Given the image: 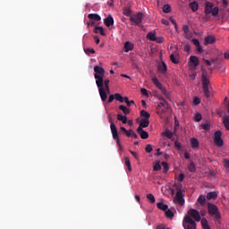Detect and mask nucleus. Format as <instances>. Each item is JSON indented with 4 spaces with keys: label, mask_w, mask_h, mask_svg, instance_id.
I'll use <instances>...</instances> for the list:
<instances>
[{
    "label": "nucleus",
    "mask_w": 229,
    "mask_h": 229,
    "mask_svg": "<svg viewBox=\"0 0 229 229\" xmlns=\"http://www.w3.org/2000/svg\"><path fill=\"white\" fill-rule=\"evenodd\" d=\"M140 116L144 117L143 119H149V117H151L149 113H148V111H146V110H141L140 111Z\"/></svg>",
    "instance_id": "c9c22d12"
},
{
    "label": "nucleus",
    "mask_w": 229,
    "mask_h": 229,
    "mask_svg": "<svg viewBox=\"0 0 229 229\" xmlns=\"http://www.w3.org/2000/svg\"><path fill=\"white\" fill-rule=\"evenodd\" d=\"M148 126H149V119L142 118L138 128L142 130L143 128H148Z\"/></svg>",
    "instance_id": "4468645a"
},
{
    "label": "nucleus",
    "mask_w": 229,
    "mask_h": 229,
    "mask_svg": "<svg viewBox=\"0 0 229 229\" xmlns=\"http://www.w3.org/2000/svg\"><path fill=\"white\" fill-rule=\"evenodd\" d=\"M109 123H110V130L111 133L113 135L114 140H116V144L118 148H122L121 145V139H119V132L117 131V127L115 126V123H114V120L112 119V116L108 115Z\"/></svg>",
    "instance_id": "7ed1b4c3"
},
{
    "label": "nucleus",
    "mask_w": 229,
    "mask_h": 229,
    "mask_svg": "<svg viewBox=\"0 0 229 229\" xmlns=\"http://www.w3.org/2000/svg\"><path fill=\"white\" fill-rule=\"evenodd\" d=\"M119 110H122L123 112L124 115H128L130 114V109L126 107L125 106H119Z\"/></svg>",
    "instance_id": "f704fd0d"
},
{
    "label": "nucleus",
    "mask_w": 229,
    "mask_h": 229,
    "mask_svg": "<svg viewBox=\"0 0 229 229\" xmlns=\"http://www.w3.org/2000/svg\"><path fill=\"white\" fill-rule=\"evenodd\" d=\"M165 214L168 219H173L174 217V213L169 208L165 211Z\"/></svg>",
    "instance_id": "7c9ffc66"
},
{
    "label": "nucleus",
    "mask_w": 229,
    "mask_h": 229,
    "mask_svg": "<svg viewBox=\"0 0 229 229\" xmlns=\"http://www.w3.org/2000/svg\"><path fill=\"white\" fill-rule=\"evenodd\" d=\"M127 106H131V105H135V101L133 100H129L127 103H126Z\"/></svg>",
    "instance_id": "0e129e2a"
},
{
    "label": "nucleus",
    "mask_w": 229,
    "mask_h": 229,
    "mask_svg": "<svg viewBox=\"0 0 229 229\" xmlns=\"http://www.w3.org/2000/svg\"><path fill=\"white\" fill-rule=\"evenodd\" d=\"M104 24H106V26L107 28H110V26H114V17H112V15H108L105 20H104Z\"/></svg>",
    "instance_id": "ddd939ff"
},
{
    "label": "nucleus",
    "mask_w": 229,
    "mask_h": 229,
    "mask_svg": "<svg viewBox=\"0 0 229 229\" xmlns=\"http://www.w3.org/2000/svg\"><path fill=\"white\" fill-rule=\"evenodd\" d=\"M94 32L95 33H100V35H102V37H105L106 35L103 27H95Z\"/></svg>",
    "instance_id": "a878e982"
},
{
    "label": "nucleus",
    "mask_w": 229,
    "mask_h": 229,
    "mask_svg": "<svg viewBox=\"0 0 229 229\" xmlns=\"http://www.w3.org/2000/svg\"><path fill=\"white\" fill-rule=\"evenodd\" d=\"M87 26H88V28H89L90 26H96V22L95 21H88Z\"/></svg>",
    "instance_id": "e2e57ef3"
},
{
    "label": "nucleus",
    "mask_w": 229,
    "mask_h": 229,
    "mask_svg": "<svg viewBox=\"0 0 229 229\" xmlns=\"http://www.w3.org/2000/svg\"><path fill=\"white\" fill-rule=\"evenodd\" d=\"M184 158H186V160H189L191 158V154H189V152H185Z\"/></svg>",
    "instance_id": "69168bd1"
},
{
    "label": "nucleus",
    "mask_w": 229,
    "mask_h": 229,
    "mask_svg": "<svg viewBox=\"0 0 229 229\" xmlns=\"http://www.w3.org/2000/svg\"><path fill=\"white\" fill-rule=\"evenodd\" d=\"M214 142L217 148H221L223 146V139H221V131H216L215 132V138H214Z\"/></svg>",
    "instance_id": "6e6552de"
},
{
    "label": "nucleus",
    "mask_w": 229,
    "mask_h": 229,
    "mask_svg": "<svg viewBox=\"0 0 229 229\" xmlns=\"http://www.w3.org/2000/svg\"><path fill=\"white\" fill-rule=\"evenodd\" d=\"M161 92H162L163 96H165V98L166 99L171 101V95L169 94V92H167V89H165V87L161 89Z\"/></svg>",
    "instance_id": "2f4dec72"
},
{
    "label": "nucleus",
    "mask_w": 229,
    "mask_h": 229,
    "mask_svg": "<svg viewBox=\"0 0 229 229\" xmlns=\"http://www.w3.org/2000/svg\"><path fill=\"white\" fill-rule=\"evenodd\" d=\"M196 50L198 51V53H199V55L203 53V47H201V45H199L198 47H196Z\"/></svg>",
    "instance_id": "13d9d810"
},
{
    "label": "nucleus",
    "mask_w": 229,
    "mask_h": 229,
    "mask_svg": "<svg viewBox=\"0 0 229 229\" xmlns=\"http://www.w3.org/2000/svg\"><path fill=\"white\" fill-rule=\"evenodd\" d=\"M137 132L139 133L140 137L143 140L149 138V134L148 133V131H144V129L140 127L137 129Z\"/></svg>",
    "instance_id": "9b49d317"
},
{
    "label": "nucleus",
    "mask_w": 229,
    "mask_h": 229,
    "mask_svg": "<svg viewBox=\"0 0 229 229\" xmlns=\"http://www.w3.org/2000/svg\"><path fill=\"white\" fill-rule=\"evenodd\" d=\"M162 169V165H160V163H157L154 165V171H160Z\"/></svg>",
    "instance_id": "3c124183"
},
{
    "label": "nucleus",
    "mask_w": 229,
    "mask_h": 229,
    "mask_svg": "<svg viewBox=\"0 0 229 229\" xmlns=\"http://www.w3.org/2000/svg\"><path fill=\"white\" fill-rule=\"evenodd\" d=\"M145 151L146 153H151L153 151V147L150 144L147 145Z\"/></svg>",
    "instance_id": "a18cd8bd"
},
{
    "label": "nucleus",
    "mask_w": 229,
    "mask_h": 229,
    "mask_svg": "<svg viewBox=\"0 0 229 229\" xmlns=\"http://www.w3.org/2000/svg\"><path fill=\"white\" fill-rule=\"evenodd\" d=\"M161 106H164V108H167V106H169V104L167 103V101L165 100H161L160 102Z\"/></svg>",
    "instance_id": "8fccbe9b"
},
{
    "label": "nucleus",
    "mask_w": 229,
    "mask_h": 229,
    "mask_svg": "<svg viewBox=\"0 0 229 229\" xmlns=\"http://www.w3.org/2000/svg\"><path fill=\"white\" fill-rule=\"evenodd\" d=\"M201 81H202V88L205 98H210V80L208 79V73H207V70L202 69V76H201Z\"/></svg>",
    "instance_id": "f03ea898"
},
{
    "label": "nucleus",
    "mask_w": 229,
    "mask_h": 229,
    "mask_svg": "<svg viewBox=\"0 0 229 229\" xmlns=\"http://www.w3.org/2000/svg\"><path fill=\"white\" fill-rule=\"evenodd\" d=\"M162 24H165V26H169V21L165 19L161 20Z\"/></svg>",
    "instance_id": "680f3d73"
},
{
    "label": "nucleus",
    "mask_w": 229,
    "mask_h": 229,
    "mask_svg": "<svg viewBox=\"0 0 229 229\" xmlns=\"http://www.w3.org/2000/svg\"><path fill=\"white\" fill-rule=\"evenodd\" d=\"M125 165L130 173H131V162H130V157H124Z\"/></svg>",
    "instance_id": "c756f323"
},
{
    "label": "nucleus",
    "mask_w": 229,
    "mask_h": 229,
    "mask_svg": "<svg viewBox=\"0 0 229 229\" xmlns=\"http://www.w3.org/2000/svg\"><path fill=\"white\" fill-rule=\"evenodd\" d=\"M93 71L95 72L94 78L101 100L106 101L108 98L107 94H110V80H105V68L99 65H95Z\"/></svg>",
    "instance_id": "f257e3e1"
},
{
    "label": "nucleus",
    "mask_w": 229,
    "mask_h": 229,
    "mask_svg": "<svg viewBox=\"0 0 229 229\" xmlns=\"http://www.w3.org/2000/svg\"><path fill=\"white\" fill-rule=\"evenodd\" d=\"M190 63L194 65V67H198L199 65V59L196 55H191Z\"/></svg>",
    "instance_id": "2eb2a0df"
},
{
    "label": "nucleus",
    "mask_w": 229,
    "mask_h": 229,
    "mask_svg": "<svg viewBox=\"0 0 229 229\" xmlns=\"http://www.w3.org/2000/svg\"><path fill=\"white\" fill-rule=\"evenodd\" d=\"M157 207L159 210H163V212H165L169 208V206H167V204H164V202H158Z\"/></svg>",
    "instance_id": "aec40b11"
},
{
    "label": "nucleus",
    "mask_w": 229,
    "mask_h": 229,
    "mask_svg": "<svg viewBox=\"0 0 229 229\" xmlns=\"http://www.w3.org/2000/svg\"><path fill=\"white\" fill-rule=\"evenodd\" d=\"M147 199L150 201V203H155V196L152 193L147 194Z\"/></svg>",
    "instance_id": "a19ab883"
},
{
    "label": "nucleus",
    "mask_w": 229,
    "mask_h": 229,
    "mask_svg": "<svg viewBox=\"0 0 229 229\" xmlns=\"http://www.w3.org/2000/svg\"><path fill=\"white\" fill-rule=\"evenodd\" d=\"M191 42H192V44H193L194 46H196V47H197L198 46H200L199 40H198V39H196V38H193V39L191 40Z\"/></svg>",
    "instance_id": "5fc2aeb1"
},
{
    "label": "nucleus",
    "mask_w": 229,
    "mask_h": 229,
    "mask_svg": "<svg viewBox=\"0 0 229 229\" xmlns=\"http://www.w3.org/2000/svg\"><path fill=\"white\" fill-rule=\"evenodd\" d=\"M126 137H131V135L133 134V131L131 129L126 131V132H124Z\"/></svg>",
    "instance_id": "864d4df0"
},
{
    "label": "nucleus",
    "mask_w": 229,
    "mask_h": 229,
    "mask_svg": "<svg viewBox=\"0 0 229 229\" xmlns=\"http://www.w3.org/2000/svg\"><path fill=\"white\" fill-rule=\"evenodd\" d=\"M140 92H141L142 96H146L147 98H148V96H149V94L148 93V89H146L144 88H142L140 89Z\"/></svg>",
    "instance_id": "603ef678"
},
{
    "label": "nucleus",
    "mask_w": 229,
    "mask_h": 229,
    "mask_svg": "<svg viewBox=\"0 0 229 229\" xmlns=\"http://www.w3.org/2000/svg\"><path fill=\"white\" fill-rule=\"evenodd\" d=\"M208 212L209 216L215 217L216 221H219L221 219V213H219L217 206L212 203H208Z\"/></svg>",
    "instance_id": "20e7f679"
},
{
    "label": "nucleus",
    "mask_w": 229,
    "mask_h": 229,
    "mask_svg": "<svg viewBox=\"0 0 229 229\" xmlns=\"http://www.w3.org/2000/svg\"><path fill=\"white\" fill-rule=\"evenodd\" d=\"M86 55H95L96 54V50H94V48H86L84 49Z\"/></svg>",
    "instance_id": "ea45409f"
},
{
    "label": "nucleus",
    "mask_w": 229,
    "mask_h": 229,
    "mask_svg": "<svg viewBox=\"0 0 229 229\" xmlns=\"http://www.w3.org/2000/svg\"><path fill=\"white\" fill-rule=\"evenodd\" d=\"M185 217H190L191 219H193L196 223H199L201 221V215L199 214V211L190 208L185 216Z\"/></svg>",
    "instance_id": "0eeeda50"
},
{
    "label": "nucleus",
    "mask_w": 229,
    "mask_h": 229,
    "mask_svg": "<svg viewBox=\"0 0 229 229\" xmlns=\"http://www.w3.org/2000/svg\"><path fill=\"white\" fill-rule=\"evenodd\" d=\"M224 167L229 169V159H224Z\"/></svg>",
    "instance_id": "6e6d98bb"
},
{
    "label": "nucleus",
    "mask_w": 229,
    "mask_h": 229,
    "mask_svg": "<svg viewBox=\"0 0 229 229\" xmlns=\"http://www.w3.org/2000/svg\"><path fill=\"white\" fill-rule=\"evenodd\" d=\"M129 51H133V43L126 41L124 43V52L128 53Z\"/></svg>",
    "instance_id": "dca6fc26"
},
{
    "label": "nucleus",
    "mask_w": 229,
    "mask_h": 229,
    "mask_svg": "<svg viewBox=\"0 0 229 229\" xmlns=\"http://www.w3.org/2000/svg\"><path fill=\"white\" fill-rule=\"evenodd\" d=\"M182 30H183V35L185 38H189V36H190L189 33H191V30H189V25H183Z\"/></svg>",
    "instance_id": "393cba45"
},
{
    "label": "nucleus",
    "mask_w": 229,
    "mask_h": 229,
    "mask_svg": "<svg viewBox=\"0 0 229 229\" xmlns=\"http://www.w3.org/2000/svg\"><path fill=\"white\" fill-rule=\"evenodd\" d=\"M182 226L184 229H196L198 228V225L194 219L190 216H184L182 220Z\"/></svg>",
    "instance_id": "423d86ee"
},
{
    "label": "nucleus",
    "mask_w": 229,
    "mask_h": 229,
    "mask_svg": "<svg viewBox=\"0 0 229 229\" xmlns=\"http://www.w3.org/2000/svg\"><path fill=\"white\" fill-rule=\"evenodd\" d=\"M190 8H191L192 12H198V8H199V4H198V2H191L190 4Z\"/></svg>",
    "instance_id": "c85d7f7f"
},
{
    "label": "nucleus",
    "mask_w": 229,
    "mask_h": 229,
    "mask_svg": "<svg viewBox=\"0 0 229 229\" xmlns=\"http://www.w3.org/2000/svg\"><path fill=\"white\" fill-rule=\"evenodd\" d=\"M117 121H121L123 124H126L128 123V117L126 115H123L121 114H117Z\"/></svg>",
    "instance_id": "4be33fe9"
},
{
    "label": "nucleus",
    "mask_w": 229,
    "mask_h": 229,
    "mask_svg": "<svg viewBox=\"0 0 229 229\" xmlns=\"http://www.w3.org/2000/svg\"><path fill=\"white\" fill-rule=\"evenodd\" d=\"M142 19H144V13H137L130 17L131 26H140L142 24Z\"/></svg>",
    "instance_id": "39448f33"
},
{
    "label": "nucleus",
    "mask_w": 229,
    "mask_h": 229,
    "mask_svg": "<svg viewBox=\"0 0 229 229\" xmlns=\"http://www.w3.org/2000/svg\"><path fill=\"white\" fill-rule=\"evenodd\" d=\"M114 99H116V101H119L120 103H123V96H121V94L119 93L114 94Z\"/></svg>",
    "instance_id": "37998d69"
},
{
    "label": "nucleus",
    "mask_w": 229,
    "mask_h": 229,
    "mask_svg": "<svg viewBox=\"0 0 229 229\" xmlns=\"http://www.w3.org/2000/svg\"><path fill=\"white\" fill-rule=\"evenodd\" d=\"M163 12H164V13H171V5L165 4L163 6Z\"/></svg>",
    "instance_id": "4c0bfd02"
},
{
    "label": "nucleus",
    "mask_w": 229,
    "mask_h": 229,
    "mask_svg": "<svg viewBox=\"0 0 229 229\" xmlns=\"http://www.w3.org/2000/svg\"><path fill=\"white\" fill-rule=\"evenodd\" d=\"M188 171H190V173H196V165H194V162H191L188 165Z\"/></svg>",
    "instance_id": "e433bc0d"
},
{
    "label": "nucleus",
    "mask_w": 229,
    "mask_h": 229,
    "mask_svg": "<svg viewBox=\"0 0 229 229\" xmlns=\"http://www.w3.org/2000/svg\"><path fill=\"white\" fill-rule=\"evenodd\" d=\"M165 135L167 139H173V132L171 131H166Z\"/></svg>",
    "instance_id": "de8ad7c7"
},
{
    "label": "nucleus",
    "mask_w": 229,
    "mask_h": 229,
    "mask_svg": "<svg viewBox=\"0 0 229 229\" xmlns=\"http://www.w3.org/2000/svg\"><path fill=\"white\" fill-rule=\"evenodd\" d=\"M191 148L194 149L196 148H199V141L198 139L192 138L191 140Z\"/></svg>",
    "instance_id": "bb28decb"
},
{
    "label": "nucleus",
    "mask_w": 229,
    "mask_h": 229,
    "mask_svg": "<svg viewBox=\"0 0 229 229\" xmlns=\"http://www.w3.org/2000/svg\"><path fill=\"white\" fill-rule=\"evenodd\" d=\"M88 19H89L90 21H101V16H99V14H98V13H89L88 15Z\"/></svg>",
    "instance_id": "f3484780"
},
{
    "label": "nucleus",
    "mask_w": 229,
    "mask_h": 229,
    "mask_svg": "<svg viewBox=\"0 0 229 229\" xmlns=\"http://www.w3.org/2000/svg\"><path fill=\"white\" fill-rule=\"evenodd\" d=\"M162 165L164 166L163 173H167L169 171V165L166 162H163Z\"/></svg>",
    "instance_id": "c03bdc74"
},
{
    "label": "nucleus",
    "mask_w": 229,
    "mask_h": 229,
    "mask_svg": "<svg viewBox=\"0 0 229 229\" xmlns=\"http://www.w3.org/2000/svg\"><path fill=\"white\" fill-rule=\"evenodd\" d=\"M123 12L126 17H131V9L130 7H124Z\"/></svg>",
    "instance_id": "473e14b6"
},
{
    "label": "nucleus",
    "mask_w": 229,
    "mask_h": 229,
    "mask_svg": "<svg viewBox=\"0 0 229 229\" xmlns=\"http://www.w3.org/2000/svg\"><path fill=\"white\" fill-rule=\"evenodd\" d=\"M130 153H131V155H132V157H134V158H135L136 160H139V155L136 154V152H134V151H132V150H130Z\"/></svg>",
    "instance_id": "4d7b16f0"
},
{
    "label": "nucleus",
    "mask_w": 229,
    "mask_h": 229,
    "mask_svg": "<svg viewBox=\"0 0 229 229\" xmlns=\"http://www.w3.org/2000/svg\"><path fill=\"white\" fill-rule=\"evenodd\" d=\"M175 199L179 203V205H183L185 203V199H183V192L182 191V190L177 191Z\"/></svg>",
    "instance_id": "1a4fd4ad"
},
{
    "label": "nucleus",
    "mask_w": 229,
    "mask_h": 229,
    "mask_svg": "<svg viewBox=\"0 0 229 229\" xmlns=\"http://www.w3.org/2000/svg\"><path fill=\"white\" fill-rule=\"evenodd\" d=\"M147 38L148 40H151V42L157 41V36L155 35V32H148L147 35Z\"/></svg>",
    "instance_id": "cd10ccee"
},
{
    "label": "nucleus",
    "mask_w": 229,
    "mask_h": 229,
    "mask_svg": "<svg viewBox=\"0 0 229 229\" xmlns=\"http://www.w3.org/2000/svg\"><path fill=\"white\" fill-rule=\"evenodd\" d=\"M210 13L213 17H217V15L219 14V7H213Z\"/></svg>",
    "instance_id": "72a5a7b5"
},
{
    "label": "nucleus",
    "mask_w": 229,
    "mask_h": 229,
    "mask_svg": "<svg viewBox=\"0 0 229 229\" xmlns=\"http://www.w3.org/2000/svg\"><path fill=\"white\" fill-rule=\"evenodd\" d=\"M170 60L173 64H179L180 62L178 58H176V55H174V54H171Z\"/></svg>",
    "instance_id": "58836bf2"
},
{
    "label": "nucleus",
    "mask_w": 229,
    "mask_h": 229,
    "mask_svg": "<svg viewBox=\"0 0 229 229\" xmlns=\"http://www.w3.org/2000/svg\"><path fill=\"white\" fill-rule=\"evenodd\" d=\"M207 199H217V192L210 191L207 194Z\"/></svg>",
    "instance_id": "5701e85b"
},
{
    "label": "nucleus",
    "mask_w": 229,
    "mask_h": 229,
    "mask_svg": "<svg viewBox=\"0 0 229 229\" xmlns=\"http://www.w3.org/2000/svg\"><path fill=\"white\" fill-rule=\"evenodd\" d=\"M184 179H185V174H180L179 176H178V182H182Z\"/></svg>",
    "instance_id": "bf43d9fd"
},
{
    "label": "nucleus",
    "mask_w": 229,
    "mask_h": 229,
    "mask_svg": "<svg viewBox=\"0 0 229 229\" xmlns=\"http://www.w3.org/2000/svg\"><path fill=\"white\" fill-rule=\"evenodd\" d=\"M216 42V38L214 36H208L205 38L204 44L205 46L208 44H214Z\"/></svg>",
    "instance_id": "a211bd4d"
},
{
    "label": "nucleus",
    "mask_w": 229,
    "mask_h": 229,
    "mask_svg": "<svg viewBox=\"0 0 229 229\" xmlns=\"http://www.w3.org/2000/svg\"><path fill=\"white\" fill-rule=\"evenodd\" d=\"M199 103H201V100L199 99V98L194 97V98H193V104L196 105V106H198V105H199Z\"/></svg>",
    "instance_id": "09e8293b"
},
{
    "label": "nucleus",
    "mask_w": 229,
    "mask_h": 229,
    "mask_svg": "<svg viewBox=\"0 0 229 229\" xmlns=\"http://www.w3.org/2000/svg\"><path fill=\"white\" fill-rule=\"evenodd\" d=\"M184 51H186V53H189V51H191V46L186 45V46L184 47Z\"/></svg>",
    "instance_id": "338daca9"
},
{
    "label": "nucleus",
    "mask_w": 229,
    "mask_h": 229,
    "mask_svg": "<svg viewBox=\"0 0 229 229\" xmlns=\"http://www.w3.org/2000/svg\"><path fill=\"white\" fill-rule=\"evenodd\" d=\"M202 128H203V130H209V126H208V123H205V124H202Z\"/></svg>",
    "instance_id": "774afa93"
},
{
    "label": "nucleus",
    "mask_w": 229,
    "mask_h": 229,
    "mask_svg": "<svg viewBox=\"0 0 229 229\" xmlns=\"http://www.w3.org/2000/svg\"><path fill=\"white\" fill-rule=\"evenodd\" d=\"M115 99V95H110L108 98V103H112Z\"/></svg>",
    "instance_id": "052dcab7"
},
{
    "label": "nucleus",
    "mask_w": 229,
    "mask_h": 229,
    "mask_svg": "<svg viewBox=\"0 0 229 229\" xmlns=\"http://www.w3.org/2000/svg\"><path fill=\"white\" fill-rule=\"evenodd\" d=\"M157 71H159V72L161 74H165V72H167V64H165V62L161 61L158 65H157Z\"/></svg>",
    "instance_id": "9d476101"
},
{
    "label": "nucleus",
    "mask_w": 229,
    "mask_h": 229,
    "mask_svg": "<svg viewBox=\"0 0 229 229\" xmlns=\"http://www.w3.org/2000/svg\"><path fill=\"white\" fill-rule=\"evenodd\" d=\"M152 82L154 83V85L156 87H157L159 89V90H162L165 88L164 85L161 84L160 81H158V79L157 77H154L152 79Z\"/></svg>",
    "instance_id": "6ab92c4d"
},
{
    "label": "nucleus",
    "mask_w": 229,
    "mask_h": 229,
    "mask_svg": "<svg viewBox=\"0 0 229 229\" xmlns=\"http://www.w3.org/2000/svg\"><path fill=\"white\" fill-rule=\"evenodd\" d=\"M201 119H202L201 114L197 113L195 114V121H196V123H199V121H201Z\"/></svg>",
    "instance_id": "49530a36"
},
{
    "label": "nucleus",
    "mask_w": 229,
    "mask_h": 229,
    "mask_svg": "<svg viewBox=\"0 0 229 229\" xmlns=\"http://www.w3.org/2000/svg\"><path fill=\"white\" fill-rule=\"evenodd\" d=\"M198 203H199L201 207H205V203H207V197L205 195H199L198 198Z\"/></svg>",
    "instance_id": "412c9836"
},
{
    "label": "nucleus",
    "mask_w": 229,
    "mask_h": 229,
    "mask_svg": "<svg viewBox=\"0 0 229 229\" xmlns=\"http://www.w3.org/2000/svg\"><path fill=\"white\" fill-rule=\"evenodd\" d=\"M213 8H214V4L211 2H208L204 9V13H206L207 15H210Z\"/></svg>",
    "instance_id": "f8f14e48"
},
{
    "label": "nucleus",
    "mask_w": 229,
    "mask_h": 229,
    "mask_svg": "<svg viewBox=\"0 0 229 229\" xmlns=\"http://www.w3.org/2000/svg\"><path fill=\"white\" fill-rule=\"evenodd\" d=\"M200 225L202 226V229H210V226L208 225V221L207 218H202L200 220Z\"/></svg>",
    "instance_id": "b1692460"
},
{
    "label": "nucleus",
    "mask_w": 229,
    "mask_h": 229,
    "mask_svg": "<svg viewBox=\"0 0 229 229\" xmlns=\"http://www.w3.org/2000/svg\"><path fill=\"white\" fill-rule=\"evenodd\" d=\"M174 148L177 149V151H182V143H180V141L176 140L174 142Z\"/></svg>",
    "instance_id": "79ce46f5"
}]
</instances>
